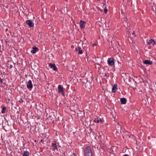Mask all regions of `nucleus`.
Segmentation results:
<instances>
[{
  "instance_id": "nucleus-1",
  "label": "nucleus",
  "mask_w": 156,
  "mask_h": 156,
  "mask_svg": "<svg viewBox=\"0 0 156 156\" xmlns=\"http://www.w3.org/2000/svg\"><path fill=\"white\" fill-rule=\"evenodd\" d=\"M84 154L85 156H93L91 148L89 146H87L85 147Z\"/></svg>"
},
{
  "instance_id": "nucleus-2",
  "label": "nucleus",
  "mask_w": 156,
  "mask_h": 156,
  "mask_svg": "<svg viewBox=\"0 0 156 156\" xmlns=\"http://www.w3.org/2000/svg\"><path fill=\"white\" fill-rule=\"evenodd\" d=\"M58 92L59 94H61L62 95H64V89L63 87L61 85H59L58 87Z\"/></svg>"
},
{
  "instance_id": "nucleus-3",
  "label": "nucleus",
  "mask_w": 156,
  "mask_h": 156,
  "mask_svg": "<svg viewBox=\"0 0 156 156\" xmlns=\"http://www.w3.org/2000/svg\"><path fill=\"white\" fill-rule=\"evenodd\" d=\"M108 62V64L111 66H112L114 64V59L113 58H109Z\"/></svg>"
},
{
  "instance_id": "nucleus-4",
  "label": "nucleus",
  "mask_w": 156,
  "mask_h": 156,
  "mask_svg": "<svg viewBox=\"0 0 156 156\" xmlns=\"http://www.w3.org/2000/svg\"><path fill=\"white\" fill-rule=\"evenodd\" d=\"M27 87L29 89H32L33 88V86L31 80H30L28 82L27 85Z\"/></svg>"
},
{
  "instance_id": "nucleus-5",
  "label": "nucleus",
  "mask_w": 156,
  "mask_h": 156,
  "mask_svg": "<svg viewBox=\"0 0 156 156\" xmlns=\"http://www.w3.org/2000/svg\"><path fill=\"white\" fill-rule=\"evenodd\" d=\"M27 19H29V20H32L33 19H35V16H34V14H33L30 13L27 16Z\"/></svg>"
},
{
  "instance_id": "nucleus-6",
  "label": "nucleus",
  "mask_w": 156,
  "mask_h": 156,
  "mask_svg": "<svg viewBox=\"0 0 156 156\" xmlns=\"http://www.w3.org/2000/svg\"><path fill=\"white\" fill-rule=\"evenodd\" d=\"M86 23L84 21L80 20V27L81 28H84L85 27Z\"/></svg>"
},
{
  "instance_id": "nucleus-7",
  "label": "nucleus",
  "mask_w": 156,
  "mask_h": 156,
  "mask_svg": "<svg viewBox=\"0 0 156 156\" xmlns=\"http://www.w3.org/2000/svg\"><path fill=\"white\" fill-rule=\"evenodd\" d=\"M49 66L50 68L53 69L54 71H56L57 70V67H56L55 64H54L50 63L49 64Z\"/></svg>"
},
{
  "instance_id": "nucleus-8",
  "label": "nucleus",
  "mask_w": 156,
  "mask_h": 156,
  "mask_svg": "<svg viewBox=\"0 0 156 156\" xmlns=\"http://www.w3.org/2000/svg\"><path fill=\"white\" fill-rule=\"evenodd\" d=\"M75 50L76 51H78V54H81L83 53L82 50L80 47H78L75 48Z\"/></svg>"
},
{
  "instance_id": "nucleus-9",
  "label": "nucleus",
  "mask_w": 156,
  "mask_h": 156,
  "mask_svg": "<svg viewBox=\"0 0 156 156\" xmlns=\"http://www.w3.org/2000/svg\"><path fill=\"white\" fill-rule=\"evenodd\" d=\"M117 90V85L116 84H114L112 87V92H116Z\"/></svg>"
},
{
  "instance_id": "nucleus-10",
  "label": "nucleus",
  "mask_w": 156,
  "mask_h": 156,
  "mask_svg": "<svg viewBox=\"0 0 156 156\" xmlns=\"http://www.w3.org/2000/svg\"><path fill=\"white\" fill-rule=\"evenodd\" d=\"M26 23L30 27H33L34 25V23L30 20H27Z\"/></svg>"
},
{
  "instance_id": "nucleus-11",
  "label": "nucleus",
  "mask_w": 156,
  "mask_h": 156,
  "mask_svg": "<svg viewBox=\"0 0 156 156\" xmlns=\"http://www.w3.org/2000/svg\"><path fill=\"white\" fill-rule=\"evenodd\" d=\"M120 101L121 102V104H125L126 102V100L125 98H122L120 99Z\"/></svg>"
},
{
  "instance_id": "nucleus-12",
  "label": "nucleus",
  "mask_w": 156,
  "mask_h": 156,
  "mask_svg": "<svg viewBox=\"0 0 156 156\" xmlns=\"http://www.w3.org/2000/svg\"><path fill=\"white\" fill-rule=\"evenodd\" d=\"M144 63L145 64L151 65L152 64V61L151 60H146L144 61Z\"/></svg>"
},
{
  "instance_id": "nucleus-13",
  "label": "nucleus",
  "mask_w": 156,
  "mask_h": 156,
  "mask_svg": "<svg viewBox=\"0 0 156 156\" xmlns=\"http://www.w3.org/2000/svg\"><path fill=\"white\" fill-rule=\"evenodd\" d=\"M37 49L38 48L36 47H33V50H31V52L33 54H34L37 50Z\"/></svg>"
},
{
  "instance_id": "nucleus-14",
  "label": "nucleus",
  "mask_w": 156,
  "mask_h": 156,
  "mask_svg": "<svg viewBox=\"0 0 156 156\" xmlns=\"http://www.w3.org/2000/svg\"><path fill=\"white\" fill-rule=\"evenodd\" d=\"M115 128L117 130L120 131L121 129V126L120 124H118L115 126Z\"/></svg>"
},
{
  "instance_id": "nucleus-15",
  "label": "nucleus",
  "mask_w": 156,
  "mask_h": 156,
  "mask_svg": "<svg viewBox=\"0 0 156 156\" xmlns=\"http://www.w3.org/2000/svg\"><path fill=\"white\" fill-rule=\"evenodd\" d=\"M147 43L149 45H150L151 44H155V42L153 39H151L149 40V41L147 42Z\"/></svg>"
},
{
  "instance_id": "nucleus-16",
  "label": "nucleus",
  "mask_w": 156,
  "mask_h": 156,
  "mask_svg": "<svg viewBox=\"0 0 156 156\" xmlns=\"http://www.w3.org/2000/svg\"><path fill=\"white\" fill-rule=\"evenodd\" d=\"M23 156H29V152L28 151H24Z\"/></svg>"
},
{
  "instance_id": "nucleus-17",
  "label": "nucleus",
  "mask_w": 156,
  "mask_h": 156,
  "mask_svg": "<svg viewBox=\"0 0 156 156\" xmlns=\"http://www.w3.org/2000/svg\"><path fill=\"white\" fill-rule=\"evenodd\" d=\"M52 146L56 150H58V148L57 147V145H56V143H53L52 144Z\"/></svg>"
},
{
  "instance_id": "nucleus-18",
  "label": "nucleus",
  "mask_w": 156,
  "mask_h": 156,
  "mask_svg": "<svg viewBox=\"0 0 156 156\" xmlns=\"http://www.w3.org/2000/svg\"><path fill=\"white\" fill-rule=\"evenodd\" d=\"M6 107H5V106H3L2 107V110L1 112L2 114H4L5 113V111L6 110Z\"/></svg>"
},
{
  "instance_id": "nucleus-19",
  "label": "nucleus",
  "mask_w": 156,
  "mask_h": 156,
  "mask_svg": "<svg viewBox=\"0 0 156 156\" xmlns=\"http://www.w3.org/2000/svg\"><path fill=\"white\" fill-rule=\"evenodd\" d=\"M3 9H4L5 10H6V9H8V5L7 4H5L4 5H3Z\"/></svg>"
},
{
  "instance_id": "nucleus-20",
  "label": "nucleus",
  "mask_w": 156,
  "mask_h": 156,
  "mask_svg": "<svg viewBox=\"0 0 156 156\" xmlns=\"http://www.w3.org/2000/svg\"><path fill=\"white\" fill-rule=\"evenodd\" d=\"M104 12L105 13H107V12H108V9H107V6H105V8L104 9Z\"/></svg>"
},
{
  "instance_id": "nucleus-21",
  "label": "nucleus",
  "mask_w": 156,
  "mask_h": 156,
  "mask_svg": "<svg viewBox=\"0 0 156 156\" xmlns=\"http://www.w3.org/2000/svg\"><path fill=\"white\" fill-rule=\"evenodd\" d=\"M94 122L96 123H98L99 122V120L98 118H96L94 119Z\"/></svg>"
},
{
  "instance_id": "nucleus-22",
  "label": "nucleus",
  "mask_w": 156,
  "mask_h": 156,
  "mask_svg": "<svg viewBox=\"0 0 156 156\" xmlns=\"http://www.w3.org/2000/svg\"><path fill=\"white\" fill-rule=\"evenodd\" d=\"M3 79H2L1 78H0V82L1 83H3Z\"/></svg>"
},
{
  "instance_id": "nucleus-23",
  "label": "nucleus",
  "mask_w": 156,
  "mask_h": 156,
  "mask_svg": "<svg viewBox=\"0 0 156 156\" xmlns=\"http://www.w3.org/2000/svg\"><path fill=\"white\" fill-rule=\"evenodd\" d=\"M13 67V66L12 65H10L9 66V68L10 69H12Z\"/></svg>"
},
{
  "instance_id": "nucleus-24",
  "label": "nucleus",
  "mask_w": 156,
  "mask_h": 156,
  "mask_svg": "<svg viewBox=\"0 0 156 156\" xmlns=\"http://www.w3.org/2000/svg\"><path fill=\"white\" fill-rule=\"evenodd\" d=\"M72 156H77L74 153H73Z\"/></svg>"
},
{
  "instance_id": "nucleus-25",
  "label": "nucleus",
  "mask_w": 156,
  "mask_h": 156,
  "mask_svg": "<svg viewBox=\"0 0 156 156\" xmlns=\"http://www.w3.org/2000/svg\"><path fill=\"white\" fill-rule=\"evenodd\" d=\"M100 121L101 122H103V120L101 119H100V120H99V121Z\"/></svg>"
},
{
  "instance_id": "nucleus-26",
  "label": "nucleus",
  "mask_w": 156,
  "mask_h": 156,
  "mask_svg": "<svg viewBox=\"0 0 156 156\" xmlns=\"http://www.w3.org/2000/svg\"><path fill=\"white\" fill-rule=\"evenodd\" d=\"M41 142L42 143H43L44 140H41Z\"/></svg>"
},
{
  "instance_id": "nucleus-27",
  "label": "nucleus",
  "mask_w": 156,
  "mask_h": 156,
  "mask_svg": "<svg viewBox=\"0 0 156 156\" xmlns=\"http://www.w3.org/2000/svg\"><path fill=\"white\" fill-rule=\"evenodd\" d=\"M112 44L113 47H114V45L112 42H111Z\"/></svg>"
},
{
  "instance_id": "nucleus-28",
  "label": "nucleus",
  "mask_w": 156,
  "mask_h": 156,
  "mask_svg": "<svg viewBox=\"0 0 156 156\" xmlns=\"http://www.w3.org/2000/svg\"><path fill=\"white\" fill-rule=\"evenodd\" d=\"M123 156H128V155L127 154H125L123 155Z\"/></svg>"
},
{
  "instance_id": "nucleus-29",
  "label": "nucleus",
  "mask_w": 156,
  "mask_h": 156,
  "mask_svg": "<svg viewBox=\"0 0 156 156\" xmlns=\"http://www.w3.org/2000/svg\"><path fill=\"white\" fill-rule=\"evenodd\" d=\"M134 31H133V32L132 33V34H134Z\"/></svg>"
},
{
  "instance_id": "nucleus-30",
  "label": "nucleus",
  "mask_w": 156,
  "mask_h": 156,
  "mask_svg": "<svg viewBox=\"0 0 156 156\" xmlns=\"http://www.w3.org/2000/svg\"><path fill=\"white\" fill-rule=\"evenodd\" d=\"M106 5H107L105 3L104 4V6H106Z\"/></svg>"
},
{
  "instance_id": "nucleus-31",
  "label": "nucleus",
  "mask_w": 156,
  "mask_h": 156,
  "mask_svg": "<svg viewBox=\"0 0 156 156\" xmlns=\"http://www.w3.org/2000/svg\"><path fill=\"white\" fill-rule=\"evenodd\" d=\"M102 20H101V21H99L98 22H99H99H101V21H102Z\"/></svg>"
},
{
  "instance_id": "nucleus-32",
  "label": "nucleus",
  "mask_w": 156,
  "mask_h": 156,
  "mask_svg": "<svg viewBox=\"0 0 156 156\" xmlns=\"http://www.w3.org/2000/svg\"><path fill=\"white\" fill-rule=\"evenodd\" d=\"M102 26V25L101 24V25H100V26Z\"/></svg>"
}]
</instances>
